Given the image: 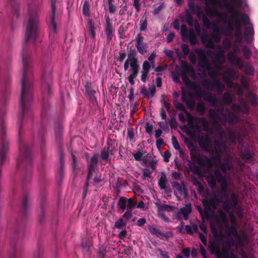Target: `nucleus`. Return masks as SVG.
Masks as SVG:
<instances>
[{
    "mask_svg": "<svg viewBox=\"0 0 258 258\" xmlns=\"http://www.w3.org/2000/svg\"><path fill=\"white\" fill-rule=\"evenodd\" d=\"M137 52L136 49L130 50L128 53L127 60L130 61V63L138 62L137 57Z\"/></svg>",
    "mask_w": 258,
    "mask_h": 258,
    "instance_id": "58836bf2",
    "label": "nucleus"
},
{
    "mask_svg": "<svg viewBox=\"0 0 258 258\" xmlns=\"http://www.w3.org/2000/svg\"><path fill=\"white\" fill-rule=\"evenodd\" d=\"M83 14L85 16L90 15V6L87 1L84 2L83 6Z\"/></svg>",
    "mask_w": 258,
    "mask_h": 258,
    "instance_id": "680f3d73",
    "label": "nucleus"
},
{
    "mask_svg": "<svg viewBox=\"0 0 258 258\" xmlns=\"http://www.w3.org/2000/svg\"><path fill=\"white\" fill-rule=\"evenodd\" d=\"M23 236V229L22 227H16L11 237V243L14 245L15 241Z\"/></svg>",
    "mask_w": 258,
    "mask_h": 258,
    "instance_id": "a878e982",
    "label": "nucleus"
},
{
    "mask_svg": "<svg viewBox=\"0 0 258 258\" xmlns=\"http://www.w3.org/2000/svg\"><path fill=\"white\" fill-rule=\"evenodd\" d=\"M181 66L180 70V74H191L194 75L195 73L194 68L188 64L187 61L181 60Z\"/></svg>",
    "mask_w": 258,
    "mask_h": 258,
    "instance_id": "4be33fe9",
    "label": "nucleus"
},
{
    "mask_svg": "<svg viewBox=\"0 0 258 258\" xmlns=\"http://www.w3.org/2000/svg\"><path fill=\"white\" fill-rule=\"evenodd\" d=\"M234 36L235 39L234 40V43L241 44L242 42V35L241 30L239 29H235Z\"/></svg>",
    "mask_w": 258,
    "mask_h": 258,
    "instance_id": "79ce46f5",
    "label": "nucleus"
},
{
    "mask_svg": "<svg viewBox=\"0 0 258 258\" xmlns=\"http://www.w3.org/2000/svg\"><path fill=\"white\" fill-rule=\"evenodd\" d=\"M19 152V155L16 159L17 168L18 170H22L23 171L22 184L24 186V184L30 182L31 179L30 169L32 159L30 148L20 140Z\"/></svg>",
    "mask_w": 258,
    "mask_h": 258,
    "instance_id": "f03ea898",
    "label": "nucleus"
},
{
    "mask_svg": "<svg viewBox=\"0 0 258 258\" xmlns=\"http://www.w3.org/2000/svg\"><path fill=\"white\" fill-rule=\"evenodd\" d=\"M225 81L226 84L230 87H233L234 84L232 79L235 78V73L231 70H227L225 72Z\"/></svg>",
    "mask_w": 258,
    "mask_h": 258,
    "instance_id": "393cba45",
    "label": "nucleus"
},
{
    "mask_svg": "<svg viewBox=\"0 0 258 258\" xmlns=\"http://www.w3.org/2000/svg\"><path fill=\"white\" fill-rule=\"evenodd\" d=\"M45 129L43 127H41L39 131H38V135L41 138V150L43 151V144L44 143V136L45 134Z\"/></svg>",
    "mask_w": 258,
    "mask_h": 258,
    "instance_id": "13d9d810",
    "label": "nucleus"
},
{
    "mask_svg": "<svg viewBox=\"0 0 258 258\" xmlns=\"http://www.w3.org/2000/svg\"><path fill=\"white\" fill-rule=\"evenodd\" d=\"M219 217L221 220L222 223H223L225 225L227 224V218L225 213L221 210L219 211Z\"/></svg>",
    "mask_w": 258,
    "mask_h": 258,
    "instance_id": "69168bd1",
    "label": "nucleus"
},
{
    "mask_svg": "<svg viewBox=\"0 0 258 258\" xmlns=\"http://www.w3.org/2000/svg\"><path fill=\"white\" fill-rule=\"evenodd\" d=\"M222 102L225 104H230L233 101L232 95L229 92H225L222 98Z\"/></svg>",
    "mask_w": 258,
    "mask_h": 258,
    "instance_id": "49530a36",
    "label": "nucleus"
},
{
    "mask_svg": "<svg viewBox=\"0 0 258 258\" xmlns=\"http://www.w3.org/2000/svg\"><path fill=\"white\" fill-rule=\"evenodd\" d=\"M241 22L244 25H247L249 24V18L246 14H242L240 17Z\"/></svg>",
    "mask_w": 258,
    "mask_h": 258,
    "instance_id": "338daca9",
    "label": "nucleus"
},
{
    "mask_svg": "<svg viewBox=\"0 0 258 258\" xmlns=\"http://www.w3.org/2000/svg\"><path fill=\"white\" fill-rule=\"evenodd\" d=\"M241 157L244 160H251L253 156L250 151L245 149L241 152Z\"/></svg>",
    "mask_w": 258,
    "mask_h": 258,
    "instance_id": "3c124183",
    "label": "nucleus"
},
{
    "mask_svg": "<svg viewBox=\"0 0 258 258\" xmlns=\"http://www.w3.org/2000/svg\"><path fill=\"white\" fill-rule=\"evenodd\" d=\"M126 227V223L124 222L122 218L118 219L114 224V227L117 229H125Z\"/></svg>",
    "mask_w": 258,
    "mask_h": 258,
    "instance_id": "5fc2aeb1",
    "label": "nucleus"
},
{
    "mask_svg": "<svg viewBox=\"0 0 258 258\" xmlns=\"http://www.w3.org/2000/svg\"><path fill=\"white\" fill-rule=\"evenodd\" d=\"M206 180L209 186L212 189L215 188L217 186V181L221 183L220 194L223 197L228 195V184L225 176L223 175L219 169H216L214 173H210L206 177Z\"/></svg>",
    "mask_w": 258,
    "mask_h": 258,
    "instance_id": "7ed1b4c3",
    "label": "nucleus"
},
{
    "mask_svg": "<svg viewBox=\"0 0 258 258\" xmlns=\"http://www.w3.org/2000/svg\"><path fill=\"white\" fill-rule=\"evenodd\" d=\"M195 51L199 56L198 67L203 70H207L210 77H216L218 75V73L215 70H213V67L206 55V51L202 48H196Z\"/></svg>",
    "mask_w": 258,
    "mask_h": 258,
    "instance_id": "20e7f679",
    "label": "nucleus"
},
{
    "mask_svg": "<svg viewBox=\"0 0 258 258\" xmlns=\"http://www.w3.org/2000/svg\"><path fill=\"white\" fill-rule=\"evenodd\" d=\"M229 59L231 62L235 66H238L240 69L243 68L244 62L241 57H235L233 54L232 56H229Z\"/></svg>",
    "mask_w": 258,
    "mask_h": 258,
    "instance_id": "473e14b6",
    "label": "nucleus"
},
{
    "mask_svg": "<svg viewBox=\"0 0 258 258\" xmlns=\"http://www.w3.org/2000/svg\"><path fill=\"white\" fill-rule=\"evenodd\" d=\"M196 109L200 115H203L206 110L205 104L204 102H199L197 105Z\"/></svg>",
    "mask_w": 258,
    "mask_h": 258,
    "instance_id": "864d4df0",
    "label": "nucleus"
},
{
    "mask_svg": "<svg viewBox=\"0 0 258 258\" xmlns=\"http://www.w3.org/2000/svg\"><path fill=\"white\" fill-rule=\"evenodd\" d=\"M214 61L216 63L213 68V70L218 73V75L216 76H217L219 75V72L222 71V64L225 61V51L222 47L219 45L216 53H214Z\"/></svg>",
    "mask_w": 258,
    "mask_h": 258,
    "instance_id": "423d86ee",
    "label": "nucleus"
},
{
    "mask_svg": "<svg viewBox=\"0 0 258 258\" xmlns=\"http://www.w3.org/2000/svg\"><path fill=\"white\" fill-rule=\"evenodd\" d=\"M196 208L202 217L203 220H204L205 218H206L207 220L211 218V215L209 214L208 210L205 209V211H203L202 208L200 205H198Z\"/></svg>",
    "mask_w": 258,
    "mask_h": 258,
    "instance_id": "c9c22d12",
    "label": "nucleus"
},
{
    "mask_svg": "<svg viewBox=\"0 0 258 258\" xmlns=\"http://www.w3.org/2000/svg\"><path fill=\"white\" fill-rule=\"evenodd\" d=\"M203 98L206 102L212 103L213 105L218 102V99L210 92H205Z\"/></svg>",
    "mask_w": 258,
    "mask_h": 258,
    "instance_id": "bb28decb",
    "label": "nucleus"
},
{
    "mask_svg": "<svg viewBox=\"0 0 258 258\" xmlns=\"http://www.w3.org/2000/svg\"><path fill=\"white\" fill-rule=\"evenodd\" d=\"M144 37L140 33L137 35L135 40L136 42L135 46L139 52L142 55H144L147 51V46L144 43Z\"/></svg>",
    "mask_w": 258,
    "mask_h": 258,
    "instance_id": "ddd939ff",
    "label": "nucleus"
},
{
    "mask_svg": "<svg viewBox=\"0 0 258 258\" xmlns=\"http://www.w3.org/2000/svg\"><path fill=\"white\" fill-rule=\"evenodd\" d=\"M84 88L86 96L89 99L91 105L94 107L97 106V92L93 89L91 82H87L84 86Z\"/></svg>",
    "mask_w": 258,
    "mask_h": 258,
    "instance_id": "9d476101",
    "label": "nucleus"
},
{
    "mask_svg": "<svg viewBox=\"0 0 258 258\" xmlns=\"http://www.w3.org/2000/svg\"><path fill=\"white\" fill-rule=\"evenodd\" d=\"M105 18L106 25L104 31L106 36L107 42L109 43L113 37V26L109 15L105 14Z\"/></svg>",
    "mask_w": 258,
    "mask_h": 258,
    "instance_id": "f8f14e48",
    "label": "nucleus"
},
{
    "mask_svg": "<svg viewBox=\"0 0 258 258\" xmlns=\"http://www.w3.org/2000/svg\"><path fill=\"white\" fill-rule=\"evenodd\" d=\"M217 0H205L206 7L205 11L210 17H214V14L217 12L216 3Z\"/></svg>",
    "mask_w": 258,
    "mask_h": 258,
    "instance_id": "2eb2a0df",
    "label": "nucleus"
},
{
    "mask_svg": "<svg viewBox=\"0 0 258 258\" xmlns=\"http://www.w3.org/2000/svg\"><path fill=\"white\" fill-rule=\"evenodd\" d=\"M223 110H216L215 109H210L209 110V116L212 119H218L220 121V119H222L219 116V113H222Z\"/></svg>",
    "mask_w": 258,
    "mask_h": 258,
    "instance_id": "c03bdc74",
    "label": "nucleus"
},
{
    "mask_svg": "<svg viewBox=\"0 0 258 258\" xmlns=\"http://www.w3.org/2000/svg\"><path fill=\"white\" fill-rule=\"evenodd\" d=\"M198 141L200 147L203 150L207 151L211 146V138L207 134L204 136H199Z\"/></svg>",
    "mask_w": 258,
    "mask_h": 258,
    "instance_id": "f3484780",
    "label": "nucleus"
},
{
    "mask_svg": "<svg viewBox=\"0 0 258 258\" xmlns=\"http://www.w3.org/2000/svg\"><path fill=\"white\" fill-rule=\"evenodd\" d=\"M209 248L211 252L215 254L216 257H217L218 255H219L221 249L220 247L214 242H212L210 244Z\"/></svg>",
    "mask_w": 258,
    "mask_h": 258,
    "instance_id": "ea45409f",
    "label": "nucleus"
},
{
    "mask_svg": "<svg viewBox=\"0 0 258 258\" xmlns=\"http://www.w3.org/2000/svg\"><path fill=\"white\" fill-rule=\"evenodd\" d=\"M181 98L182 101L185 103L187 107L193 109L195 107V102L191 98L187 99L185 93L182 94Z\"/></svg>",
    "mask_w": 258,
    "mask_h": 258,
    "instance_id": "e433bc0d",
    "label": "nucleus"
},
{
    "mask_svg": "<svg viewBox=\"0 0 258 258\" xmlns=\"http://www.w3.org/2000/svg\"><path fill=\"white\" fill-rule=\"evenodd\" d=\"M21 251L22 249L20 247H17L16 245H14L13 252L10 255V258H21Z\"/></svg>",
    "mask_w": 258,
    "mask_h": 258,
    "instance_id": "a18cd8bd",
    "label": "nucleus"
},
{
    "mask_svg": "<svg viewBox=\"0 0 258 258\" xmlns=\"http://www.w3.org/2000/svg\"><path fill=\"white\" fill-rule=\"evenodd\" d=\"M214 16H217L219 19L223 21V22H226L228 18V14L226 12H222L221 13H219L218 11L217 13L214 14Z\"/></svg>",
    "mask_w": 258,
    "mask_h": 258,
    "instance_id": "e2e57ef3",
    "label": "nucleus"
},
{
    "mask_svg": "<svg viewBox=\"0 0 258 258\" xmlns=\"http://www.w3.org/2000/svg\"><path fill=\"white\" fill-rule=\"evenodd\" d=\"M55 3L56 0H51V13L50 16V24L51 28L50 31V35L55 34L57 32L56 24L55 21L56 12Z\"/></svg>",
    "mask_w": 258,
    "mask_h": 258,
    "instance_id": "9b49d317",
    "label": "nucleus"
},
{
    "mask_svg": "<svg viewBox=\"0 0 258 258\" xmlns=\"http://www.w3.org/2000/svg\"><path fill=\"white\" fill-rule=\"evenodd\" d=\"M191 160L195 163L197 162L198 164L203 169H210L213 167V163L211 159L205 156L204 158L197 154L196 149L189 150Z\"/></svg>",
    "mask_w": 258,
    "mask_h": 258,
    "instance_id": "39448f33",
    "label": "nucleus"
},
{
    "mask_svg": "<svg viewBox=\"0 0 258 258\" xmlns=\"http://www.w3.org/2000/svg\"><path fill=\"white\" fill-rule=\"evenodd\" d=\"M112 144L111 140H107L106 146H105L101 152L100 157L102 160L107 162L108 161L109 154H112Z\"/></svg>",
    "mask_w": 258,
    "mask_h": 258,
    "instance_id": "dca6fc26",
    "label": "nucleus"
},
{
    "mask_svg": "<svg viewBox=\"0 0 258 258\" xmlns=\"http://www.w3.org/2000/svg\"><path fill=\"white\" fill-rule=\"evenodd\" d=\"M52 83L50 74H43L42 78V94L43 101L47 99V97L51 95V84Z\"/></svg>",
    "mask_w": 258,
    "mask_h": 258,
    "instance_id": "0eeeda50",
    "label": "nucleus"
},
{
    "mask_svg": "<svg viewBox=\"0 0 258 258\" xmlns=\"http://www.w3.org/2000/svg\"><path fill=\"white\" fill-rule=\"evenodd\" d=\"M220 202L221 201L218 198H210L209 199H203L202 203L205 209L209 212L212 208L216 210L218 207V203Z\"/></svg>",
    "mask_w": 258,
    "mask_h": 258,
    "instance_id": "4468645a",
    "label": "nucleus"
},
{
    "mask_svg": "<svg viewBox=\"0 0 258 258\" xmlns=\"http://www.w3.org/2000/svg\"><path fill=\"white\" fill-rule=\"evenodd\" d=\"M192 211L191 204H187L184 207L181 208L177 214L176 217L179 219H181V215H183L185 220H187L189 217V214Z\"/></svg>",
    "mask_w": 258,
    "mask_h": 258,
    "instance_id": "aec40b11",
    "label": "nucleus"
},
{
    "mask_svg": "<svg viewBox=\"0 0 258 258\" xmlns=\"http://www.w3.org/2000/svg\"><path fill=\"white\" fill-rule=\"evenodd\" d=\"M149 230L152 235L159 238L160 239H163V237H164L166 240H168L170 237L172 236L171 232L162 233L160 229L153 226H150Z\"/></svg>",
    "mask_w": 258,
    "mask_h": 258,
    "instance_id": "a211bd4d",
    "label": "nucleus"
},
{
    "mask_svg": "<svg viewBox=\"0 0 258 258\" xmlns=\"http://www.w3.org/2000/svg\"><path fill=\"white\" fill-rule=\"evenodd\" d=\"M171 185L173 188H175L176 190L180 194H186V191L185 188V184L183 181H181V185L176 181H173L171 182Z\"/></svg>",
    "mask_w": 258,
    "mask_h": 258,
    "instance_id": "7c9ffc66",
    "label": "nucleus"
},
{
    "mask_svg": "<svg viewBox=\"0 0 258 258\" xmlns=\"http://www.w3.org/2000/svg\"><path fill=\"white\" fill-rule=\"evenodd\" d=\"M180 33L183 41H186L189 39V43L192 45H195L197 43V37L192 29H190L188 32L187 28L185 25H182L180 28Z\"/></svg>",
    "mask_w": 258,
    "mask_h": 258,
    "instance_id": "6e6552de",
    "label": "nucleus"
},
{
    "mask_svg": "<svg viewBox=\"0 0 258 258\" xmlns=\"http://www.w3.org/2000/svg\"><path fill=\"white\" fill-rule=\"evenodd\" d=\"M225 227V233L228 238H231L232 236L236 237L238 236L237 228L235 225H232L229 226L226 224Z\"/></svg>",
    "mask_w": 258,
    "mask_h": 258,
    "instance_id": "5701e85b",
    "label": "nucleus"
},
{
    "mask_svg": "<svg viewBox=\"0 0 258 258\" xmlns=\"http://www.w3.org/2000/svg\"><path fill=\"white\" fill-rule=\"evenodd\" d=\"M192 88L196 90L195 95L199 98H203L205 92L202 91L196 84H195Z\"/></svg>",
    "mask_w": 258,
    "mask_h": 258,
    "instance_id": "052dcab7",
    "label": "nucleus"
},
{
    "mask_svg": "<svg viewBox=\"0 0 258 258\" xmlns=\"http://www.w3.org/2000/svg\"><path fill=\"white\" fill-rule=\"evenodd\" d=\"M216 165L217 167L220 168L223 173H225L227 171L230 170L232 168L231 164L228 160H226L223 163H217Z\"/></svg>",
    "mask_w": 258,
    "mask_h": 258,
    "instance_id": "cd10ccee",
    "label": "nucleus"
},
{
    "mask_svg": "<svg viewBox=\"0 0 258 258\" xmlns=\"http://www.w3.org/2000/svg\"><path fill=\"white\" fill-rule=\"evenodd\" d=\"M130 66L131 67L130 71L132 72L130 75L137 76L140 69L138 62L130 63Z\"/></svg>",
    "mask_w": 258,
    "mask_h": 258,
    "instance_id": "f704fd0d",
    "label": "nucleus"
},
{
    "mask_svg": "<svg viewBox=\"0 0 258 258\" xmlns=\"http://www.w3.org/2000/svg\"><path fill=\"white\" fill-rule=\"evenodd\" d=\"M29 18L26 26L25 45L23 47L22 57L23 74L21 81V92L18 115L19 136L20 137L22 124L24 122L31 121L33 117V84L31 68V59L29 54L27 45L30 40L34 41L38 37L39 17L37 10L31 11L29 7Z\"/></svg>",
    "mask_w": 258,
    "mask_h": 258,
    "instance_id": "f257e3e1",
    "label": "nucleus"
},
{
    "mask_svg": "<svg viewBox=\"0 0 258 258\" xmlns=\"http://www.w3.org/2000/svg\"><path fill=\"white\" fill-rule=\"evenodd\" d=\"M230 253L228 249L225 247H223L220 251L219 255H217V258H230Z\"/></svg>",
    "mask_w": 258,
    "mask_h": 258,
    "instance_id": "8fccbe9b",
    "label": "nucleus"
},
{
    "mask_svg": "<svg viewBox=\"0 0 258 258\" xmlns=\"http://www.w3.org/2000/svg\"><path fill=\"white\" fill-rule=\"evenodd\" d=\"M167 183V177L165 174L162 173L161 176L159 179L158 184L161 189H165L166 188V184Z\"/></svg>",
    "mask_w": 258,
    "mask_h": 258,
    "instance_id": "37998d69",
    "label": "nucleus"
},
{
    "mask_svg": "<svg viewBox=\"0 0 258 258\" xmlns=\"http://www.w3.org/2000/svg\"><path fill=\"white\" fill-rule=\"evenodd\" d=\"M223 118L220 119V122L223 125H226L227 122L232 124L238 119L236 115L229 111L228 113L223 114Z\"/></svg>",
    "mask_w": 258,
    "mask_h": 258,
    "instance_id": "6ab92c4d",
    "label": "nucleus"
},
{
    "mask_svg": "<svg viewBox=\"0 0 258 258\" xmlns=\"http://www.w3.org/2000/svg\"><path fill=\"white\" fill-rule=\"evenodd\" d=\"M242 50L243 54L245 58L249 59L251 57L252 55V51L249 49V48H248L247 46H244L242 48Z\"/></svg>",
    "mask_w": 258,
    "mask_h": 258,
    "instance_id": "4d7b16f0",
    "label": "nucleus"
},
{
    "mask_svg": "<svg viewBox=\"0 0 258 258\" xmlns=\"http://www.w3.org/2000/svg\"><path fill=\"white\" fill-rule=\"evenodd\" d=\"M223 6L226 8L229 13H231L235 10L233 5L228 2L227 1H225L223 2Z\"/></svg>",
    "mask_w": 258,
    "mask_h": 258,
    "instance_id": "bf43d9fd",
    "label": "nucleus"
},
{
    "mask_svg": "<svg viewBox=\"0 0 258 258\" xmlns=\"http://www.w3.org/2000/svg\"><path fill=\"white\" fill-rule=\"evenodd\" d=\"M87 22L89 34L91 38L95 39L96 36V27H95L94 22L92 20V19H88Z\"/></svg>",
    "mask_w": 258,
    "mask_h": 258,
    "instance_id": "2f4dec72",
    "label": "nucleus"
},
{
    "mask_svg": "<svg viewBox=\"0 0 258 258\" xmlns=\"http://www.w3.org/2000/svg\"><path fill=\"white\" fill-rule=\"evenodd\" d=\"M54 130L56 139L57 141H60L63 135V126L59 123H56L55 124Z\"/></svg>",
    "mask_w": 258,
    "mask_h": 258,
    "instance_id": "c756f323",
    "label": "nucleus"
},
{
    "mask_svg": "<svg viewBox=\"0 0 258 258\" xmlns=\"http://www.w3.org/2000/svg\"><path fill=\"white\" fill-rule=\"evenodd\" d=\"M203 23L204 24V26L208 29H210L211 27V21L209 20L208 18L207 17V16L203 14Z\"/></svg>",
    "mask_w": 258,
    "mask_h": 258,
    "instance_id": "774afa93",
    "label": "nucleus"
},
{
    "mask_svg": "<svg viewBox=\"0 0 258 258\" xmlns=\"http://www.w3.org/2000/svg\"><path fill=\"white\" fill-rule=\"evenodd\" d=\"M98 155L94 154L91 157L89 163L87 165V170L95 171L98 167Z\"/></svg>",
    "mask_w": 258,
    "mask_h": 258,
    "instance_id": "b1692460",
    "label": "nucleus"
},
{
    "mask_svg": "<svg viewBox=\"0 0 258 258\" xmlns=\"http://www.w3.org/2000/svg\"><path fill=\"white\" fill-rule=\"evenodd\" d=\"M203 85L209 90L215 89L219 94H221L225 89L224 84L218 79H214L212 81L208 79H205Z\"/></svg>",
    "mask_w": 258,
    "mask_h": 258,
    "instance_id": "1a4fd4ad",
    "label": "nucleus"
},
{
    "mask_svg": "<svg viewBox=\"0 0 258 258\" xmlns=\"http://www.w3.org/2000/svg\"><path fill=\"white\" fill-rule=\"evenodd\" d=\"M185 18H186V22L187 23L188 25L190 27L193 26L194 18H193L192 15L188 11L186 12V13L185 15Z\"/></svg>",
    "mask_w": 258,
    "mask_h": 258,
    "instance_id": "0e129e2a",
    "label": "nucleus"
},
{
    "mask_svg": "<svg viewBox=\"0 0 258 258\" xmlns=\"http://www.w3.org/2000/svg\"><path fill=\"white\" fill-rule=\"evenodd\" d=\"M133 156L134 157L135 159L137 161L143 160L144 163L146 162L147 160L145 159L146 156H143V152L141 149H138L136 153H133Z\"/></svg>",
    "mask_w": 258,
    "mask_h": 258,
    "instance_id": "4c0bfd02",
    "label": "nucleus"
},
{
    "mask_svg": "<svg viewBox=\"0 0 258 258\" xmlns=\"http://www.w3.org/2000/svg\"><path fill=\"white\" fill-rule=\"evenodd\" d=\"M222 208L226 212H229L232 209V204L231 201L229 200H226L223 202Z\"/></svg>",
    "mask_w": 258,
    "mask_h": 258,
    "instance_id": "6e6d98bb",
    "label": "nucleus"
},
{
    "mask_svg": "<svg viewBox=\"0 0 258 258\" xmlns=\"http://www.w3.org/2000/svg\"><path fill=\"white\" fill-rule=\"evenodd\" d=\"M126 199L123 197H120L117 202V206L122 210H124L125 209H126Z\"/></svg>",
    "mask_w": 258,
    "mask_h": 258,
    "instance_id": "603ef678",
    "label": "nucleus"
},
{
    "mask_svg": "<svg viewBox=\"0 0 258 258\" xmlns=\"http://www.w3.org/2000/svg\"><path fill=\"white\" fill-rule=\"evenodd\" d=\"M247 98L252 106H256L258 105V97L256 94L250 92L248 94Z\"/></svg>",
    "mask_w": 258,
    "mask_h": 258,
    "instance_id": "a19ab883",
    "label": "nucleus"
},
{
    "mask_svg": "<svg viewBox=\"0 0 258 258\" xmlns=\"http://www.w3.org/2000/svg\"><path fill=\"white\" fill-rule=\"evenodd\" d=\"M95 172V171L94 170H88L87 177L84 187V197H85L86 196V194L88 191V188L89 187V181L90 180V179L92 178L94 173Z\"/></svg>",
    "mask_w": 258,
    "mask_h": 258,
    "instance_id": "72a5a7b5",
    "label": "nucleus"
},
{
    "mask_svg": "<svg viewBox=\"0 0 258 258\" xmlns=\"http://www.w3.org/2000/svg\"><path fill=\"white\" fill-rule=\"evenodd\" d=\"M45 195L42 196L40 198V205L41 208V214L39 217V220L40 222L44 221L45 219Z\"/></svg>",
    "mask_w": 258,
    "mask_h": 258,
    "instance_id": "c85d7f7f",
    "label": "nucleus"
},
{
    "mask_svg": "<svg viewBox=\"0 0 258 258\" xmlns=\"http://www.w3.org/2000/svg\"><path fill=\"white\" fill-rule=\"evenodd\" d=\"M254 34V31L252 26L246 27L243 32L244 41L247 43H250L253 40Z\"/></svg>",
    "mask_w": 258,
    "mask_h": 258,
    "instance_id": "412c9836",
    "label": "nucleus"
},
{
    "mask_svg": "<svg viewBox=\"0 0 258 258\" xmlns=\"http://www.w3.org/2000/svg\"><path fill=\"white\" fill-rule=\"evenodd\" d=\"M235 29L233 24L231 22H229L223 31V33L226 36H230L231 35L232 32Z\"/></svg>",
    "mask_w": 258,
    "mask_h": 258,
    "instance_id": "09e8293b",
    "label": "nucleus"
},
{
    "mask_svg": "<svg viewBox=\"0 0 258 258\" xmlns=\"http://www.w3.org/2000/svg\"><path fill=\"white\" fill-rule=\"evenodd\" d=\"M28 196L27 195H25L23 196L22 199V210L23 214H26L28 208Z\"/></svg>",
    "mask_w": 258,
    "mask_h": 258,
    "instance_id": "de8ad7c7",
    "label": "nucleus"
}]
</instances>
